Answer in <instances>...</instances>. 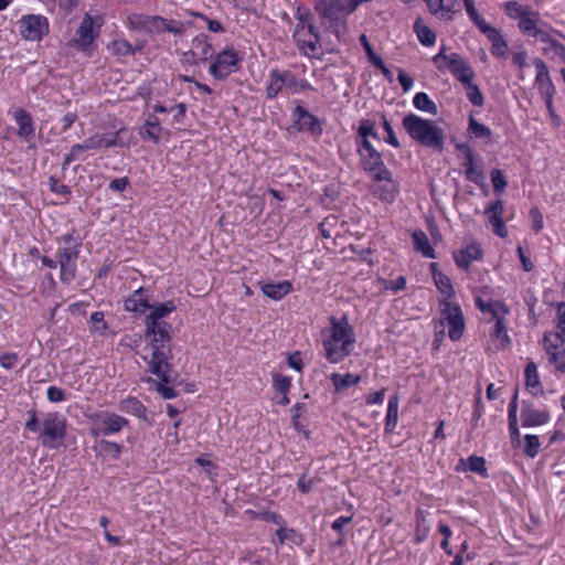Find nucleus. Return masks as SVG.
Wrapping results in <instances>:
<instances>
[{"mask_svg":"<svg viewBox=\"0 0 565 565\" xmlns=\"http://www.w3.org/2000/svg\"><path fill=\"white\" fill-rule=\"evenodd\" d=\"M177 309L172 300H168L163 303L151 306L148 310L150 312L146 316L145 335L149 339V345L153 358L158 360L154 364V370L158 371L159 364L164 358L163 352H167V348H170L171 341V324L163 321L162 319L173 312Z\"/></svg>","mask_w":565,"mask_h":565,"instance_id":"obj_1","label":"nucleus"},{"mask_svg":"<svg viewBox=\"0 0 565 565\" xmlns=\"http://www.w3.org/2000/svg\"><path fill=\"white\" fill-rule=\"evenodd\" d=\"M330 324L331 334L323 340L326 359L330 363H339L352 352L355 334L347 317H342L340 320L331 317Z\"/></svg>","mask_w":565,"mask_h":565,"instance_id":"obj_2","label":"nucleus"},{"mask_svg":"<svg viewBox=\"0 0 565 565\" xmlns=\"http://www.w3.org/2000/svg\"><path fill=\"white\" fill-rule=\"evenodd\" d=\"M402 125L409 137L422 146L439 152L444 150V131L435 121L408 114Z\"/></svg>","mask_w":565,"mask_h":565,"instance_id":"obj_3","label":"nucleus"},{"mask_svg":"<svg viewBox=\"0 0 565 565\" xmlns=\"http://www.w3.org/2000/svg\"><path fill=\"white\" fill-rule=\"evenodd\" d=\"M67 424L64 416L57 412L45 414L41 422L39 440L43 447L56 449L66 436Z\"/></svg>","mask_w":565,"mask_h":565,"instance_id":"obj_4","label":"nucleus"},{"mask_svg":"<svg viewBox=\"0 0 565 565\" xmlns=\"http://www.w3.org/2000/svg\"><path fill=\"white\" fill-rule=\"evenodd\" d=\"M356 143L362 169L371 173L376 182L388 180L391 171L385 167L382 154L372 146L370 140H358Z\"/></svg>","mask_w":565,"mask_h":565,"instance_id":"obj_5","label":"nucleus"},{"mask_svg":"<svg viewBox=\"0 0 565 565\" xmlns=\"http://www.w3.org/2000/svg\"><path fill=\"white\" fill-rule=\"evenodd\" d=\"M433 62L436 64L438 70H443L444 64L447 65L451 73L462 84H469V81L475 78V71L468 62L457 53L447 55L445 53V47H443L440 52L433 57Z\"/></svg>","mask_w":565,"mask_h":565,"instance_id":"obj_6","label":"nucleus"},{"mask_svg":"<svg viewBox=\"0 0 565 565\" xmlns=\"http://www.w3.org/2000/svg\"><path fill=\"white\" fill-rule=\"evenodd\" d=\"M164 358L162 359V362L159 364L158 371L154 370V363L158 361L153 358V353H151V358L148 362V370L151 374L156 375L159 381L157 382V391L158 393L164 398V399H171L177 397L178 393L169 386L170 384V376L169 373L171 372V364L170 360L172 359V351L171 348H167V352H163Z\"/></svg>","mask_w":565,"mask_h":565,"instance_id":"obj_7","label":"nucleus"},{"mask_svg":"<svg viewBox=\"0 0 565 565\" xmlns=\"http://www.w3.org/2000/svg\"><path fill=\"white\" fill-rule=\"evenodd\" d=\"M96 20H100V18L94 19L89 14L84 15L76 31V38L71 41L72 46L84 53L90 52V47L98 36L100 29V23H97V31H95Z\"/></svg>","mask_w":565,"mask_h":565,"instance_id":"obj_8","label":"nucleus"},{"mask_svg":"<svg viewBox=\"0 0 565 565\" xmlns=\"http://www.w3.org/2000/svg\"><path fill=\"white\" fill-rule=\"evenodd\" d=\"M239 60L238 53L234 49H225L215 56L209 72L214 78L223 81L236 71Z\"/></svg>","mask_w":565,"mask_h":565,"instance_id":"obj_9","label":"nucleus"},{"mask_svg":"<svg viewBox=\"0 0 565 565\" xmlns=\"http://www.w3.org/2000/svg\"><path fill=\"white\" fill-rule=\"evenodd\" d=\"M20 34L28 41H41L49 33L47 19L39 14H26L21 18Z\"/></svg>","mask_w":565,"mask_h":565,"instance_id":"obj_10","label":"nucleus"},{"mask_svg":"<svg viewBox=\"0 0 565 565\" xmlns=\"http://www.w3.org/2000/svg\"><path fill=\"white\" fill-rule=\"evenodd\" d=\"M441 316L449 326V338L454 341L462 337L465 330V319L460 307L448 300L441 302Z\"/></svg>","mask_w":565,"mask_h":565,"instance_id":"obj_11","label":"nucleus"},{"mask_svg":"<svg viewBox=\"0 0 565 565\" xmlns=\"http://www.w3.org/2000/svg\"><path fill=\"white\" fill-rule=\"evenodd\" d=\"M79 244L66 246L58 250V264L61 267V280L70 282L76 275V260L79 253Z\"/></svg>","mask_w":565,"mask_h":565,"instance_id":"obj_12","label":"nucleus"},{"mask_svg":"<svg viewBox=\"0 0 565 565\" xmlns=\"http://www.w3.org/2000/svg\"><path fill=\"white\" fill-rule=\"evenodd\" d=\"M350 8V0H317L316 2V11L331 21H337L339 15H348L355 11Z\"/></svg>","mask_w":565,"mask_h":565,"instance_id":"obj_13","label":"nucleus"},{"mask_svg":"<svg viewBox=\"0 0 565 565\" xmlns=\"http://www.w3.org/2000/svg\"><path fill=\"white\" fill-rule=\"evenodd\" d=\"M299 23L296 25L294 38L296 39L298 46L300 50L305 52V54L310 55L315 54L320 47V38L319 34H315V38L310 36V40H302L301 33L305 31V22L309 20L310 13L307 12L305 14L300 13L298 10Z\"/></svg>","mask_w":565,"mask_h":565,"instance_id":"obj_14","label":"nucleus"},{"mask_svg":"<svg viewBox=\"0 0 565 565\" xmlns=\"http://www.w3.org/2000/svg\"><path fill=\"white\" fill-rule=\"evenodd\" d=\"M294 115L299 130L308 131L313 136L322 134V126L319 119L302 106L297 105L294 109Z\"/></svg>","mask_w":565,"mask_h":565,"instance_id":"obj_15","label":"nucleus"},{"mask_svg":"<svg viewBox=\"0 0 565 565\" xmlns=\"http://www.w3.org/2000/svg\"><path fill=\"white\" fill-rule=\"evenodd\" d=\"M128 425V420L115 413H106L100 417L97 427L93 429V434L97 435H111L119 433L125 426Z\"/></svg>","mask_w":565,"mask_h":565,"instance_id":"obj_16","label":"nucleus"},{"mask_svg":"<svg viewBox=\"0 0 565 565\" xmlns=\"http://www.w3.org/2000/svg\"><path fill=\"white\" fill-rule=\"evenodd\" d=\"M553 341H556V339L543 338L548 362L555 366L556 371L565 373V343H555Z\"/></svg>","mask_w":565,"mask_h":565,"instance_id":"obj_17","label":"nucleus"},{"mask_svg":"<svg viewBox=\"0 0 565 565\" xmlns=\"http://www.w3.org/2000/svg\"><path fill=\"white\" fill-rule=\"evenodd\" d=\"M159 15L130 14L128 17V25L130 29L145 31L147 33L160 32Z\"/></svg>","mask_w":565,"mask_h":565,"instance_id":"obj_18","label":"nucleus"},{"mask_svg":"<svg viewBox=\"0 0 565 565\" xmlns=\"http://www.w3.org/2000/svg\"><path fill=\"white\" fill-rule=\"evenodd\" d=\"M483 257V252L479 244H471L465 248L454 253L456 265L459 268L469 269L471 262L480 260Z\"/></svg>","mask_w":565,"mask_h":565,"instance_id":"obj_19","label":"nucleus"},{"mask_svg":"<svg viewBox=\"0 0 565 565\" xmlns=\"http://www.w3.org/2000/svg\"><path fill=\"white\" fill-rule=\"evenodd\" d=\"M533 63L536 68L535 82L540 90L545 95V97H553L555 88L550 77L546 64L541 58H535Z\"/></svg>","mask_w":565,"mask_h":565,"instance_id":"obj_20","label":"nucleus"},{"mask_svg":"<svg viewBox=\"0 0 565 565\" xmlns=\"http://www.w3.org/2000/svg\"><path fill=\"white\" fill-rule=\"evenodd\" d=\"M96 149H100V139L97 137V135L85 139L82 143L73 145L68 154L65 157L64 162L62 163V169H66V167L70 166L72 161L77 159L81 152Z\"/></svg>","mask_w":565,"mask_h":565,"instance_id":"obj_21","label":"nucleus"},{"mask_svg":"<svg viewBox=\"0 0 565 565\" xmlns=\"http://www.w3.org/2000/svg\"><path fill=\"white\" fill-rule=\"evenodd\" d=\"M430 12L440 19H451L458 10V0H426Z\"/></svg>","mask_w":565,"mask_h":565,"instance_id":"obj_22","label":"nucleus"},{"mask_svg":"<svg viewBox=\"0 0 565 565\" xmlns=\"http://www.w3.org/2000/svg\"><path fill=\"white\" fill-rule=\"evenodd\" d=\"M521 419L524 427L541 426L550 420V413L527 406L522 408Z\"/></svg>","mask_w":565,"mask_h":565,"instance_id":"obj_23","label":"nucleus"},{"mask_svg":"<svg viewBox=\"0 0 565 565\" xmlns=\"http://www.w3.org/2000/svg\"><path fill=\"white\" fill-rule=\"evenodd\" d=\"M514 7L519 17V28L526 35H534L537 31V13L527 14L524 12L516 2H509L508 7Z\"/></svg>","mask_w":565,"mask_h":565,"instance_id":"obj_24","label":"nucleus"},{"mask_svg":"<svg viewBox=\"0 0 565 565\" xmlns=\"http://www.w3.org/2000/svg\"><path fill=\"white\" fill-rule=\"evenodd\" d=\"M430 269L433 279L439 292L443 294L446 299L452 298L455 296V289L450 278L443 271L438 270V265L436 263L430 264Z\"/></svg>","mask_w":565,"mask_h":565,"instance_id":"obj_25","label":"nucleus"},{"mask_svg":"<svg viewBox=\"0 0 565 565\" xmlns=\"http://www.w3.org/2000/svg\"><path fill=\"white\" fill-rule=\"evenodd\" d=\"M260 289L265 296L273 300H280L292 290V285L285 280L279 282H264Z\"/></svg>","mask_w":565,"mask_h":565,"instance_id":"obj_26","label":"nucleus"},{"mask_svg":"<svg viewBox=\"0 0 565 565\" xmlns=\"http://www.w3.org/2000/svg\"><path fill=\"white\" fill-rule=\"evenodd\" d=\"M150 308L148 299L145 297L143 288H139L125 300L127 311L145 313Z\"/></svg>","mask_w":565,"mask_h":565,"instance_id":"obj_27","label":"nucleus"},{"mask_svg":"<svg viewBox=\"0 0 565 565\" xmlns=\"http://www.w3.org/2000/svg\"><path fill=\"white\" fill-rule=\"evenodd\" d=\"M14 119L19 126L18 135L23 138H28L34 134L33 121L30 114L20 108L14 114Z\"/></svg>","mask_w":565,"mask_h":565,"instance_id":"obj_28","label":"nucleus"},{"mask_svg":"<svg viewBox=\"0 0 565 565\" xmlns=\"http://www.w3.org/2000/svg\"><path fill=\"white\" fill-rule=\"evenodd\" d=\"M191 49H193L196 58L203 62H205L213 54L212 45L207 42V36L205 34L195 36L192 40Z\"/></svg>","mask_w":565,"mask_h":565,"instance_id":"obj_29","label":"nucleus"},{"mask_svg":"<svg viewBox=\"0 0 565 565\" xmlns=\"http://www.w3.org/2000/svg\"><path fill=\"white\" fill-rule=\"evenodd\" d=\"M489 33L486 35L491 42V53L495 56H505L508 53V42L498 29L487 30Z\"/></svg>","mask_w":565,"mask_h":565,"instance_id":"obj_30","label":"nucleus"},{"mask_svg":"<svg viewBox=\"0 0 565 565\" xmlns=\"http://www.w3.org/2000/svg\"><path fill=\"white\" fill-rule=\"evenodd\" d=\"M120 409L125 413L132 414L145 422H149L146 406L136 397H128L121 401Z\"/></svg>","mask_w":565,"mask_h":565,"instance_id":"obj_31","label":"nucleus"},{"mask_svg":"<svg viewBox=\"0 0 565 565\" xmlns=\"http://www.w3.org/2000/svg\"><path fill=\"white\" fill-rule=\"evenodd\" d=\"M412 238L416 252L422 253L425 257L435 258V250L423 231H415L412 234Z\"/></svg>","mask_w":565,"mask_h":565,"instance_id":"obj_32","label":"nucleus"},{"mask_svg":"<svg viewBox=\"0 0 565 565\" xmlns=\"http://www.w3.org/2000/svg\"><path fill=\"white\" fill-rule=\"evenodd\" d=\"M398 418V396L393 395L390 397L386 413V423H385V431L392 433L396 425Z\"/></svg>","mask_w":565,"mask_h":565,"instance_id":"obj_33","label":"nucleus"},{"mask_svg":"<svg viewBox=\"0 0 565 565\" xmlns=\"http://www.w3.org/2000/svg\"><path fill=\"white\" fill-rule=\"evenodd\" d=\"M525 386L527 390H531L532 393L535 394V390L542 391L539 374H537V366L533 361H529L525 370Z\"/></svg>","mask_w":565,"mask_h":565,"instance_id":"obj_34","label":"nucleus"},{"mask_svg":"<svg viewBox=\"0 0 565 565\" xmlns=\"http://www.w3.org/2000/svg\"><path fill=\"white\" fill-rule=\"evenodd\" d=\"M332 383L337 391L347 390L352 385H355L360 382V375H353L348 373L345 375H340L338 373H333L331 375Z\"/></svg>","mask_w":565,"mask_h":565,"instance_id":"obj_35","label":"nucleus"},{"mask_svg":"<svg viewBox=\"0 0 565 565\" xmlns=\"http://www.w3.org/2000/svg\"><path fill=\"white\" fill-rule=\"evenodd\" d=\"M415 32L419 42L425 46H430L436 41V34L428 28L423 24L420 20H417L414 24Z\"/></svg>","mask_w":565,"mask_h":565,"instance_id":"obj_36","label":"nucleus"},{"mask_svg":"<svg viewBox=\"0 0 565 565\" xmlns=\"http://www.w3.org/2000/svg\"><path fill=\"white\" fill-rule=\"evenodd\" d=\"M413 103L417 109L426 111L428 114L436 115L438 111L437 105L428 97L426 93H417L414 96Z\"/></svg>","mask_w":565,"mask_h":565,"instance_id":"obj_37","label":"nucleus"},{"mask_svg":"<svg viewBox=\"0 0 565 565\" xmlns=\"http://www.w3.org/2000/svg\"><path fill=\"white\" fill-rule=\"evenodd\" d=\"M107 49L117 57L132 55V45L124 39L113 40Z\"/></svg>","mask_w":565,"mask_h":565,"instance_id":"obj_38","label":"nucleus"},{"mask_svg":"<svg viewBox=\"0 0 565 565\" xmlns=\"http://www.w3.org/2000/svg\"><path fill=\"white\" fill-rule=\"evenodd\" d=\"M382 182L386 183L384 185L375 186L373 193L382 201L392 202L395 198V184L392 181V177L388 180H383Z\"/></svg>","mask_w":565,"mask_h":565,"instance_id":"obj_39","label":"nucleus"},{"mask_svg":"<svg viewBox=\"0 0 565 565\" xmlns=\"http://www.w3.org/2000/svg\"><path fill=\"white\" fill-rule=\"evenodd\" d=\"M463 167H465V175L469 181H471L476 184H480L483 181V173L480 169H478L475 166V158H471L470 161L465 160Z\"/></svg>","mask_w":565,"mask_h":565,"instance_id":"obj_40","label":"nucleus"},{"mask_svg":"<svg viewBox=\"0 0 565 565\" xmlns=\"http://www.w3.org/2000/svg\"><path fill=\"white\" fill-rule=\"evenodd\" d=\"M124 129H119L116 132H108L97 135L100 139V148H110L116 146H124V142L120 139V135L124 132Z\"/></svg>","mask_w":565,"mask_h":565,"instance_id":"obj_41","label":"nucleus"},{"mask_svg":"<svg viewBox=\"0 0 565 565\" xmlns=\"http://www.w3.org/2000/svg\"><path fill=\"white\" fill-rule=\"evenodd\" d=\"M467 88V97L469 102L478 107H481L483 105V95L481 90L479 89L478 85L473 84L472 81H469V84H463Z\"/></svg>","mask_w":565,"mask_h":565,"instance_id":"obj_42","label":"nucleus"},{"mask_svg":"<svg viewBox=\"0 0 565 565\" xmlns=\"http://www.w3.org/2000/svg\"><path fill=\"white\" fill-rule=\"evenodd\" d=\"M97 447L100 452L106 456H110L114 459H118L121 452V447L118 444L104 439L97 443Z\"/></svg>","mask_w":565,"mask_h":565,"instance_id":"obj_43","label":"nucleus"},{"mask_svg":"<svg viewBox=\"0 0 565 565\" xmlns=\"http://www.w3.org/2000/svg\"><path fill=\"white\" fill-rule=\"evenodd\" d=\"M160 31H167L177 35H181L185 31V25L180 21L161 18Z\"/></svg>","mask_w":565,"mask_h":565,"instance_id":"obj_44","label":"nucleus"},{"mask_svg":"<svg viewBox=\"0 0 565 565\" xmlns=\"http://www.w3.org/2000/svg\"><path fill=\"white\" fill-rule=\"evenodd\" d=\"M358 134L360 137L359 140H369V137H373L375 139L379 138L377 132L375 130V122L367 119L361 121L358 129Z\"/></svg>","mask_w":565,"mask_h":565,"instance_id":"obj_45","label":"nucleus"},{"mask_svg":"<svg viewBox=\"0 0 565 565\" xmlns=\"http://www.w3.org/2000/svg\"><path fill=\"white\" fill-rule=\"evenodd\" d=\"M525 446L524 454L530 458H534L537 456L540 450V439L536 435H525L524 437Z\"/></svg>","mask_w":565,"mask_h":565,"instance_id":"obj_46","label":"nucleus"},{"mask_svg":"<svg viewBox=\"0 0 565 565\" xmlns=\"http://www.w3.org/2000/svg\"><path fill=\"white\" fill-rule=\"evenodd\" d=\"M504 212L503 201L497 200L490 204V206L486 210V215L489 218V222H495L497 220H503L502 215Z\"/></svg>","mask_w":565,"mask_h":565,"instance_id":"obj_47","label":"nucleus"},{"mask_svg":"<svg viewBox=\"0 0 565 565\" xmlns=\"http://www.w3.org/2000/svg\"><path fill=\"white\" fill-rule=\"evenodd\" d=\"M477 138H490L492 132L489 127L477 121L472 116L469 118V128Z\"/></svg>","mask_w":565,"mask_h":565,"instance_id":"obj_48","label":"nucleus"},{"mask_svg":"<svg viewBox=\"0 0 565 565\" xmlns=\"http://www.w3.org/2000/svg\"><path fill=\"white\" fill-rule=\"evenodd\" d=\"M278 79L282 87L289 88L292 93H297L298 79L290 71H278Z\"/></svg>","mask_w":565,"mask_h":565,"instance_id":"obj_49","label":"nucleus"},{"mask_svg":"<svg viewBox=\"0 0 565 565\" xmlns=\"http://www.w3.org/2000/svg\"><path fill=\"white\" fill-rule=\"evenodd\" d=\"M468 467L472 472H477L481 476L487 475L486 460L483 457L472 455L468 458Z\"/></svg>","mask_w":565,"mask_h":565,"instance_id":"obj_50","label":"nucleus"},{"mask_svg":"<svg viewBox=\"0 0 565 565\" xmlns=\"http://www.w3.org/2000/svg\"><path fill=\"white\" fill-rule=\"evenodd\" d=\"M278 70H274L270 73V83L266 87L267 97L274 98L281 90L282 85L278 79Z\"/></svg>","mask_w":565,"mask_h":565,"instance_id":"obj_51","label":"nucleus"},{"mask_svg":"<svg viewBox=\"0 0 565 565\" xmlns=\"http://www.w3.org/2000/svg\"><path fill=\"white\" fill-rule=\"evenodd\" d=\"M491 181L495 193H502L507 186V180L503 172L499 169L491 171Z\"/></svg>","mask_w":565,"mask_h":565,"instance_id":"obj_52","label":"nucleus"},{"mask_svg":"<svg viewBox=\"0 0 565 565\" xmlns=\"http://www.w3.org/2000/svg\"><path fill=\"white\" fill-rule=\"evenodd\" d=\"M543 50L545 54H553L565 62V46L558 41L552 39Z\"/></svg>","mask_w":565,"mask_h":565,"instance_id":"obj_53","label":"nucleus"},{"mask_svg":"<svg viewBox=\"0 0 565 565\" xmlns=\"http://www.w3.org/2000/svg\"><path fill=\"white\" fill-rule=\"evenodd\" d=\"M273 385L278 393L287 394L291 386V380L288 376L276 374L273 380Z\"/></svg>","mask_w":565,"mask_h":565,"instance_id":"obj_54","label":"nucleus"},{"mask_svg":"<svg viewBox=\"0 0 565 565\" xmlns=\"http://www.w3.org/2000/svg\"><path fill=\"white\" fill-rule=\"evenodd\" d=\"M360 42L363 45L370 62L373 65L381 64L382 57L374 52V50H373L372 45L370 44V42H369V40H367L365 34H362L360 36Z\"/></svg>","mask_w":565,"mask_h":565,"instance_id":"obj_55","label":"nucleus"},{"mask_svg":"<svg viewBox=\"0 0 565 565\" xmlns=\"http://www.w3.org/2000/svg\"><path fill=\"white\" fill-rule=\"evenodd\" d=\"M492 335L500 339L504 345L510 342L507 328L503 323V318H497Z\"/></svg>","mask_w":565,"mask_h":565,"instance_id":"obj_56","label":"nucleus"},{"mask_svg":"<svg viewBox=\"0 0 565 565\" xmlns=\"http://www.w3.org/2000/svg\"><path fill=\"white\" fill-rule=\"evenodd\" d=\"M145 128H146V131H145L146 136H148L149 138H151L156 141L159 139V136L157 134L159 131V120L157 117H154V116L149 117V119L146 121Z\"/></svg>","mask_w":565,"mask_h":565,"instance_id":"obj_57","label":"nucleus"},{"mask_svg":"<svg viewBox=\"0 0 565 565\" xmlns=\"http://www.w3.org/2000/svg\"><path fill=\"white\" fill-rule=\"evenodd\" d=\"M530 216L532 218V230L539 233L543 228V214L537 207L530 210Z\"/></svg>","mask_w":565,"mask_h":565,"instance_id":"obj_58","label":"nucleus"},{"mask_svg":"<svg viewBox=\"0 0 565 565\" xmlns=\"http://www.w3.org/2000/svg\"><path fill=\"white\" fill-rule=\"evenodd\" d=\"M383 128L387 134L385 141L395 148H399L401 145H399L398 139L395 136L393 127L391 126V124L387 121V119L385 117H384V121H383Z\"/></svg>","mask_w":565,"mask_h":565,"instance_id":"obj_59","label":"nucleus"},{"mask_svg":"<svg viewBox=\"0 0 565 565\" xmlns=\"http://www.w3.org/2000/svg\"><path fill=\"white\" fill-rule=\"evenodd\" d=\"M50 190L54 193L68 195L71 193L70 188L66 184L60 183L58 180L54 177H51L49 180Z\"/></svg>","mask_w":565,"mask_h":565,"instance_id":"obj_60","label":"nucleus"},{"mask_svg":"<svg viewBox=\"0 0 565 565\" xmlns=\"http://www.w3.org/2000/svg\"><path fill=\"white\" fill-rule=\"evenodd\" d=\"M476 305L483 312L490 310L492 307H500L502 310V313H507L509 311L508 308L505 307V305H503L499 301L486 302L481 298H477Z\"/></svg>","mask_w":565,"mask_h":565,"instance_id":"obj_61","label":"nucleus"},{"mask_svg":"<svg viewBox=\"0 0 565 565\" xmlns=\"http://www.w3.org/2000/svg\"><path fill=\"white\" fill-rule=\"evenodd\" d=\"M19 358L17 353H3L0 355V365L4 369H13Z\"/></svg>","mask_w":565,"mask_h":565,"instance_id":"obj_62","label":"nucleus"},{"mask_svg":"<svg viewBox=\"0 0 565 565\" xmlns=\"http://www.w3.org/2000/svg\"><path fill=\"white\" fill-rule=\"evenodd\" d=\"M50 402L58 403L65 398L64 391L57 386H50L46 392Z\"/></svg>","mask_w":565,"mask_h":565,"instance_id":"obj_63","label":"nucleus"},{"mask_svg":"<svg viewBox=\"0 0 565 565\" xmlns=\"http://www.w3.org/2000/svg\"><path fill=\"white\" fill-rule=\"evenodd\" d=\"M556 328L557 331L555 333H545L544 338H555V343H565V324H562V321H557Z\"/></svg>","mask_w":565,"mask_h":565,"instance_id":"obj_64","label":"nucleus"}]
</instances>
